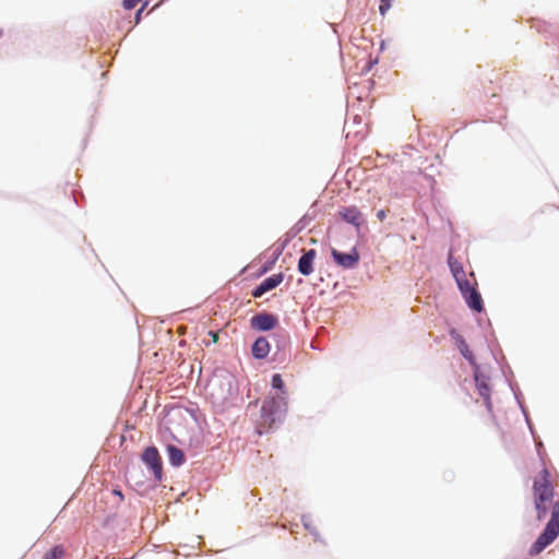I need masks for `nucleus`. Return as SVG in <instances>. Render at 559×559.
Here are the masks:
<instances>
[{"label": "nucleus", "instance_id": "obj_4", "mask_svg": "<svg viewBox=\"0 0 559 559\" xmlns=\"http://www.w3.org/2000/svg\"><path fill=\"white\" fill-rule=\"evenodd\" d=\"M251 328L257 331H270L276 326L278 319L272 313H258L250 320Z\"/></svg>", "mask_w": 559, "mask_h": 559}, {"label": "nucleus", "instance_id": "obj_7", "mask_svg": "<svg viewBox=\"0 0 559 559\" xmlns=\"http://www.w3.org/2000/svg\"><path fill=\"white\" fill-rule=\"evenodd\" d=\"M317 258V251L314 249H310L304 251L302 255L298 261V271L300 274L305 276H309L313 272V264Z\"/></svg>", "mask_w": 559, "mask_h": 559}, {"label": "nucleus", "instance_id": "obj_5", "mask_svg": "<svg viewBox=\"0 0 559 559\" xmlns=\"http://www.w3.org/2000/svg\"><path fill=\"white\" fill-rule=\"evenodd\" d=\"M331 253L335 263L344 269H353L359 261V254L356 249H353L349 253H342L336 249H332Z\"/></svg>", "mask_w": 559, "mask_h": 559}, {"label": "nucleus", "instance_id": "obj_21", "mask_svg": "<svg viewBox=\"0 0 559 559\" xmlns=\"http://www.w3.org/2000/svg\"><path fill=\"white\" fill-rule=\"evenodd\" d=\"M144 11V7H141L138 11H136V14H135V23H140L141 21V15H142V12Z\"/></svg>", "mask_w": 559, "mask_h": 559}, {"label": "nucleus", "instance_id": "obj_18", "mask_svg": "<svg viewBox=\"0 0 559 559\" xmlns=\"http://www.w3.org/2000/svg\"><path fill=\"white\" fill-rule=\"evenodd\" d=\"M393 0H381L379 11L381 15H384L392 7Z\"/></svg>", "mask_w": 559, "mask_h": 559}, {"label": "nucleus", "instance_id": "obj_13", "mask_svg": "<svg viewBox=\"0 0 559 559\" xmlns=\"http://www.w3.org/2000/svg\"><path fill=\"white\" fill-rule=\"evenodd\" d=\"M167 451H168L169 462L174 466H180L181 464H183L185 454L180 449H178L175 445H168Z\"/></svg>", "mask_w": 559, "mask_h": 559}, {"label": "nucleus", "instance_id": "obj_22", "mask_svg": "<svg viewBox=\"0 0 559 559\" xmlns=\"http://www.w3.org/2000/svg\"><path fill=\"white\" fill-rule=\"evenodd\" d=\"M112 492H114L115 495H117V496L120 498V500H122V499H123L122 492H121L120 490L115 489Z\"/></svg>", "mask_w": 559, "mask_h": 559}, {"label": "nucleus", "instance_id": "obj_23", "mask_svg": "<svg viewBox=\"0 0 559 559\" xmlns=\"http://www.w3.org/2000/svg\"><path fill=\"white\" fill-rule=\"evenodd\" d=\"M212 338H214V342L217 341V335H212Z\"/></svg>", "mask_w": 559, "mask_h": 559}, {"label": "nucleus", "instance_id": "obj_11", "mask_svg": "<svg viewBox=\"0 0 559 559\" xmlns=\"http://www.w3.org/2000/svg\"><path fill=\"white\" fill-rule=\"evenodd\" d=\"M468 307L477 312H481L484 309L483 299L476 288L463 296Z\"/></svg>", "mask_w": 559, "mask_h": 559}, {"label": "nucleus", "instance_id": "obj_16", "mask_svg": "<svg viewBox=\"0 0 559 559\" xmlns=\"http://www.w3.org/2000/svg\"><path fill=\"white\" fill-rule=\"evenodd\" d=\"M63 556L64 548L61 545H57L46 552L43 559H62Z\"/></svg>", "mask_w": 559, "mask_h": 559}, {"label": "nucleus", "instance_id": "obj_6", "mask_svg": "<svg viewBox=\"0 0 559 559\" xmlns=\"http://www.w3.org/2000/svg\"><path fill=\"white\" fill-rule=\"evenodd\" d=\"M284 280V275L282 273L274 274L264 281H262L252 292V296L254 298H260L266 292H270L277 287Z\"/></svg>", "mask_w": 559, "mask_h": 559}, {"label": "nucleus", "instance_id": "obj_25", "mask_svg": "<svg viewBox=\"0 0 559 559\" xmlns=\"http://www.w3.org/2000/svg\"><path fill=\"white\" fill-rule=\"evenodd\" d=\"M142 7H144V9H147V2H145Z\"/></svg>", "mask_w": 559, "mask_h": 559}, {"label": "nucleus", "instance_id": "obj_14", "mask_svg": "<svg viewBox=\"0 0 559 559\" xmlns=\"http://www.w3.org/2000/svg\"><path fill=\"white\" fill-rule=\"evenodd\" d=\"M456 284H457L459 289H460V292H461V294H462L463 296H465L467 293H469L471 290H473L474 288H476V287H475V286H476V282L471 283V282L466 278V276H465V277H462V280H461V278L456 280Z\"/></svg>", "mask_w": 559, "mask_h": 559}, {"label": "nucleus", "instance_id": "obj_10", "mask_svg": "<svg viewBox=\"0 0 559 559\" xmlns=\"http://www.w3.org/2000/svg\"><path fill=\"white\" fill-rule=\"evenodd\" d=\"M270 353V344L263 336L258 337L252 345V355L257 359L265 358Z\"/></svg>", "mask_w": 559, "mask_h": 559}, {"label": "nucleus", "instance_id": "obj_17", "mask_svg": "<svg viewBox=\"0 0 559 559\" xmlns=\"http://www.w3.org/2000/svg\"><path fill=\"white\" fill-rule=\"evenodd\" d=\"M272 386L274 389H277V390H283L284 381H283L281 374H278V373L273 374V377H272Z\"/></svg>", "mask_w": 559, "mask_h": 559}, {"label": "nucleus", "instance_id": "obj_20", "mask_svg": "<svg viewBox=\"0 0 559 559\" xmlns=\"http://www.w3.org/2000/svg\"><path fill=\"white\" fill-rule=\"evenodd\" d=\"M377 217L379 221L383 222L386 218V211L385 210H379L377 212Z\"/></svg>", "mask_w": 559, "mask_h": 559}, {"label": "nucleus", "instance_id": "obj_12", "mask_svg": "<svg viewBox=\"0 0 559 559\" xmlns=\"http://www.w3.org/2000/svg\"><path fill=\"white\" fill-rule=\"evenodd\" d=\"M448 263L455 281L466 276L463 265L453 257L452 252L449 253Z\"/></svg>", "mask_w": 559, "mask_h": 559}, {"label": "nucleus", "instance_id": "obj_24", "mask_svg": "<svg viewBox=\"0 0 559 559\" xmlns=\"http://www.w3.org/2000/svg\"><path fill=\"white\" fill-rule=\"evenodd\" d=\"M212 338H214V342L217 341V335H212Z\"/></svg>", "mask_w": 559, "mask_h": 559}, {"label": "nucleus", "instance_id": "obj_1", "mask_svg": "<svg viewBox=\"0 0 559 559\" xmlns=\"http://www.w3.org/2000/svg\"><path fill=\"white\" fill-rule=\"evenodd\" d=\"M533 500L537 520H544L548 513H550V519L543 533L531 546L530 555L532 556L540 554L559 536V499L555 497L550 473L547 468H543L534 479Z\"/></svg>", "mask_w": 559, "mask_h": 559}, {"label": "nucleus", "instance_id": "obj_15", "mask_svg": "<svg viewBox=\"0 0 559 559\" xmlns=\"http://www.w3.org/2000/svg\"><path fill=\"white\" fill-rule=\"evenodd\" d=\"M457 347L461 352V354L464 356L465 359H467L471 362H474V355L469 350L467 343L464 338L460 337L457 341Z\"/></svg>", "mask_w": 559, "mask_h": 559}, {"label": "nucleus", "instance_id": "obj_19", "mask_svg": "<svg viewBox=\"0 0 559 559\" xmlns=\"http://www.w3.org/2000/svg\"><path fill=\"white\" fill-rule=\"evenodd\" d=\"M141 0H123V7L126 10L133 9Z\"/></svg>", "mask_w": 559, "mask_h": 559}, {"label": "nucleus", "instance_id": "obj_9", "mask_svg": "<svg viewBox=\"0 0 559 559\" xmlns=\"http://www.w3.org/2000/svg\"><path fill=\"white\" fill-rule=\"evenodd\" d=\"M343 221L359 227L364 223L362 213L356 206H345L338 212Z\"/></svg>", "mask_w": 559, "mask_h": 559}, {"label": "nucleus", "instance_id": "obj_3", "mask_svg": "<svg viewBox=\"0 0 559 559\" xmlns=\"http://www.w3.org/2000/svg\"><path fill=\"white\" fill-rule=\"evenodd\" d=\"M142 461L151 467L156 479L160 480L163 474L162 459L156 448L148 447L142 454Z\"/></svg>", "mask_w": 559, "mask_h": 559}, {"label": "nucleus", "instance_id": "obj_2", "mask_svg": "<svg viewBox=\"0 0 559 559\" xmlns=\"http://www.w3.org/2000/svg\"><path fill=\"white\" fill-rule=\"evenodd\" d=\"M285 405L284 397H270L264 400L261 407V417L265 425L271 427L275 423V414L280 411L281 405Z\"/></svg>", "mask_w": 559, "mask_h": 559}, {"label": "nucleus", "instance_id": "obj_8", "mask_svg": "<svg viewBox=\"0 0 559 559\" xmlns=\"http://www.w3.org/2000/svg\"><path fill=\"white\" fill-rule=\"evenodd\" d=\"M475 383L479 395L484 399L486 406L490 409L491 400H490V388L488 383V378L484 376L478 370L475 371Z\"/></svg>", "mask_w": 559, "mask_h": 559}]
</instances>
